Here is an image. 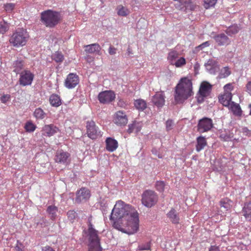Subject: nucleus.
Instances as JSON below:
<instances>
[{
    "label": "nucleus",
    "mask_w": 251,
    "mask_h": 251,
    "mask_svg": "<svg viewBox=\"0 0 251 251\" xmlns=\"http://www.w3.org/2000/svg\"><path fill=\"white\" fill-rule=\"evenodd\" d=\"M113 226L128 234L139 229V214L131 205L119 200L116 202L110 216Z\"/></svg>",
    "instance_id": "obj_1"
},
{
    "label": "nucleus",
    "mask_w": 251,
    "mask_h": 251,
    "mask_svg": "<svg viewBox=\"0 0 251 251\" xmlns=\"http://www.w3.org/2000/svg\"><path fill=\"white\" fill-rule=\"evenodd\" d=\"M192 78L183 76L175 88L174 99L176 104H182L194 95Z\"/></svg>",
    "instance_id": "obj_2"
},
{
    "label": "nucleus",
    "mask_w": 251,
    "mask_h": 251,
    "mask_svg": "<svg viewBox=\"0 0 251 251\" xmlns=\"http://www.w3.org/2000/svg\"><path fill=\"white\" fill-rule=\"evenodd\" d=\"M62 20L60 12L51 10L43 11L41 13V21L47 27H53L56 26Z\"/></svg>",
    "instance_id": "obj_3"
},
{
    "label": "nucleus",
    "mask_w": 251,
    "mask_h": 251,
    "mask_svg": "<svg viewBox=\"0 0 251 251\" xmlns=\"http://www.w3.org/2000/svg\"><path fill=\"white\" fill-rule=\"evenodd\" d=\"M179 53L175 50H170L167 55L169 63L176 67H181L186 65V61L184 57H179Z\"/></svg>",
    "instance_id": "obj_4"
},
{
    "label": "nucleus",
    "mask_w": 251,
    "mask_h": 251,
    "mask_svg": "<svg viewBox=\"0 0 251 251\" xmlns=\"http://www.w3.org/2000/svg\"><path fill=\"white\" fill-rule=\"evenodd\" d=\"M158 197L155 192L152 190H147L142 195V202L147 207H151L157 203Z\"/></svg>",
    "instance_id": "obj_5"
},
{
    "label": "nucleus",
    "mask_w": 251,
    "mask_h": 251,
    "mask_svg": "<svg viewBox=\"0 0 251 251\" xmlns=\"http://www.w3.org/2000/svg\"><path fill=\"white\" fill-rule=\"evenodd\" d=\"M86 133L88 136L91 139H96L100 134L99 127L93 120L87 121L86 122Z\"/></svg>",
    "instance_id": "obj_6"
},
{
    "label": "nucleus",
    "mask_w": 251,
    "mask_h": 251,
    "mask_svg": "<svg viewBox=\"0 0 251 251\" xmlns=\"http://www.w3.org/2000/svg\"><path fill=\"white\" fill-rule=\"evenodd\" d=\"M34 75L29 70H24L20 74L19 83L23 86H29L32 84Z\"/></svg>",
    "instance_id": "obj_7"
},
{
    "label": "nucleus",
    "mask_w": 251,
    "mask_h": 251,
    "mask_svg": "<svg viewBox=\"0 0 251 251\" xmlns=\"http://www.w3.org/2000/svg\"><path fill=\"white\" fill-rule=\"evenodd\" d=\"M213 126L212 120L209 118L201 119L197 125V130L200 132H208Z\"/></svg>",
    "instance_id": "obj_8"
},
{
    "label": "nucleus",
    "mask_w": 251,
    "mask_h": 251,
    "mask_svg": "<svg viewBox=\"0 0 251 251\" xmlns=\"http://www.w3.org/2000/svg\"><path fill=\"white\" fill-rule=\"evenodd\" d=\"M29 38V36L26 29L22 28L17 29V47L24 46Z\"/></svg>",
    "instance_id": "obj_9"
},
{
    "label": "nucleus",
    "mask_w": 251,
    "mask_h": 251,
    "mask_svg": "<svg viewBox=\"0 0 251 251\" xmlns=\"http://www.w3.org/2000/svg\"><path fill=\"white\" fill-rule=\"evenodd\" d=\"M88 236L89 240V244L94 245H100V238L99 236V231L94 229L93 227V224L90 223L88 228Z\"/></svg>",
    "instance_id": "obj_10"
},
{
    "label": "nucleus",
    "mask_w": 251,
    "mask_h": 251,
    "mask_svg": "<svg viewBox=\"0 0 251 251\" xmlns=\"http://www.w3.org/2000/svg\"><path fill=\"white\" fill-rule=\"evenodd\" d=\"M91 197V192L90 190L85 187H82L76 192V197L75 198V202L77 203L79 202L86 201Z\"/></svg>",
    "instance_id": "obj_11"
},
{
    "label": "nucleus",
    "mask_w": 251,
    "mask_h": 251,
    "mask_svg": "<svg viewBox=\"0 0 251 251\" xmlns=\"http://www.w3.org/2000/svg\"><path fill=\"white\" fill-rule=\"evenodd\" d=\"M79 78L76 74L71 73L67 76L64 82L65 86L68 89L74 88L78 84Z\"/></svg>",
    "instance_id": "obj_12"
},
{
    "label": "nucleus",
    "mask_w": 251,
    "mask_h": 251,
    "mask_svg": "<svg viewBox=\"0 0 251 251\" xmlns=\"http://www.w3.org/2000/svg\"><path fill=\"white\" fill-rule=\"evenodd\" d=\"M98 99L100 102L105 104L114 100L115 99V94L111 90L101 92L98 95Z\"/></svg>",
    "instance_id": "obj_13"
},
{
    "label": "nucleus",
    "mask_w": 251,
    "mask_h": 251,
    "mask_svg": "<svg viewBox=\"0 0 251 251\" xmlns=\"http://www.w3.org/2000/svg\"><path fill=\"white\" fill-rule=\"evenodd\" d=\"M114 122L115 124L120 126H125L128 122V118L126 112L123 110L116 112L114 117Z\"/></svg>",
    "instance_id": "obj_14"
},
{
    "label": "nucleus",
    "mask_w": 251,
    "mask_h": 251,
    "mask_svg": "<svg viewBox=\"0 0 251 251\" xmlns=\"http://www.w3.org/2000/svg\"><path fill=\"white\" fill-rule=\"evenodd\" d=\"M212 88V86L209 82L206 81L201 82L199 91V100L201 97L202 100L204 97L208 96L211 92Z\"/></svg>",
    "instance_id": "obj_15"
},
{
    "label": "nucleus",
    "mask_w": 251,
    "mask_h": 251,
    "mask_svg": "<svg viewBox=\"0 0 251 251\" xmlns=\"http://www.w3.org/2000/svg\"><path fill=\"white\" fill-rule=\"evenodd\" d=\"M59 131V128L54 124L45 125L42 127V136L50 137Z\"/></svg>",
    "instance_id": "obj_16"
},
{
    "label": "nucleus",
    "mask_w": 251,
    "mask_h": 251,
    "mask_svg": "<svg viewBox=\"0 0 251 251\" xmlns=\"http://www.w3.org/2000/svg\"><path fill=\"white\" fill-rule=\"evenodd\" d=\"M70 157V153L62 150H57L54 156V160L60 164H67Z\"/></svg>",
    "instance_id": "obj_17"
},
{
    "label": "nucleus",
    "mask_w": 251,
    "mask_h": 251,
    "mask_svg": "<svg viewBox=\"0 0 251 251\" xmlns=\"http://www.w3.org/2000/svg\"><path fill=\"white\" fill-rule=\"evenodd\" d=\"M165 96L163 92H156L152 98V102L158 108L164 106L165 102Z\"/></svg>",
    "instance_id": "obj_18"
},
{
    "label": "nucleus",
    "mask_w": 251,
    "mask_h": 251,
    "mask_svg": "<svg viewBox=\"0 0 251 251\" xmlns=\"http://www.w3.org/2000/svg\"><path fill=\"white\" fill-rule=\"evenodd\" d=\"M214 39L219 46H224L230 43V39L224 33L216 35L214 37Z\"/></svg>",
    "instance_id": "obj_19"
},
{
    "label": "nucleus",
    "mask_w": 251,
    "mask_h": 251,
    "mask_svg": "<svg viewBox=\"0 0 251 251\" xmlns=\"http://www.w3.org/2000/svg\"><path fill=\"white\" fill-rule=\"evenodd\" d=\"M219 100L220 102L221 103L223 106H227L229 108L232 100L231 93H226L224 92L223 94H221L219 96Z\"/></svg>",
    "instance_id": "obj_20"
},
{
    "label": "nucleus",
    "mask_w": 251,
    "mask_h": 251,
    "mask_svg": "<svg viewBox=\"0 0 251 251\" xmlns=\"http://www.w3.org/2000/svg\"><path fill=\"white\" fill-rule=\"evenodd\" d=\"M118 148V142L112 138H107L105 140V148L107 151L113 152Z\"/></svg>",
    "instance_id": "obj_21"
},
{
    "label": "nucleus",
    "mask_w": 251,
    "mask_h": 251,
    "mask_svg": "<svg viewBox=\"0 0 251 251\" xmlns=\"http://www.w3.org/2000/svg\"><path fill=\"white\" fill-rule=\"evenodd\" d=\"M167 217L168 218L173 224H179L180 218L179 215L176 210L172 208L170 211L167 213Z\"/></svg>",
    "instance_id": "obj_22"
},
{
    "label": "nucleus",
    "mask_w": 251,
    "mask_h": 251,
    "mask_svg": "<svg viewBox=\"0 0 251 251\" xmlns=\"http://www.w3.org/2000/svg\"><path fill=\"white\" fill-rule=\"evenodd\" d=\"M207 145L206 138L204 136H200L197 138V144L196 145V150L197 152L201 151L203 150L204 147Z\"/></svg>",
    "instance_id": "obj_23"
},
{
    "label": "nucleus",
    "mask_w": 251,
    "mask_h": 251,
    "mask_svg": "<svg viewBox=\"0 0 251 251\" xmlns=\"http://www.w3.org/2000/svg\"><path fill=\"white\" fill-rule=\"evenodd\" d=\"M229 109L232 112L234 116L240 117L242 114V110L239 104L231 101Z\"/></svg>",
    "instance_id": "obj_24"
},
{
    "label": "nucleus",
    "mask_w": 251,
    "mask_h": 251,
    "mask_svg": "<svg viewBox=\"0 0 251 251\" xmlns=\"http://www.w3.org/2000/svg\"><path fill=\"white\" fill-rule=\"evenodd\" d=\"M220 205L224 212H226L227 210L231 209L232 207V201L228 199V198H224L220 201Z\"/></svg>",
    "instance_id": "obj_25"
},
{
    "label": "nucleus",
    "mask_w": 251,
    "mask_h": 251,
    "mask_svg": "<svg viewBox=\"0 0 251 251\" xmlns=\"http://www.w3.org/2000/svg\"><path fill=\"white\" fill-rule=\"evenodd\" d=\"M85 49V50L88 53H99L101 50L100 46L98 44H93L90 45H87V46H84Z\"/></svg>",
    "instance_id": "obj_26"
},
{
    "label": "nucleus",
    "mask_w": 251,
    "mask_h": 251,
    "mask_svg": "<svg viewBox=\"0 0 251 251\" xmlns=\"http://www.w3.org/2000/svg\"><path fill=\"white\" fill-rule=\"evenodd\" d=\"M49 100L52 106L58 107L62 104L61 99L57 94H51L50 96Z\"/></svg>",
    "instance_id": "obj_27"
},
{
    "label": "nucleus",
    "mask_w": 251,
    "mask_h": 251,
    "mask_svg": "<svg viewBox=\"0 0 251 251\" xmlns=\"http://www.w3.org/2000/svg\"><path fill=\"white\" fill-rule=\"evenodd\" d=\"M142 124L140 122H134L132 124L128 125L127 132L131 133L133 132H138L141 130Z\"/></svg>",
    "instance_id": "obj_28"
},
{
    "label": "nucleus",
    "mask_w": 251,
    "mask_h": 251,
    "mask_svg": "<svg viewBox=\"0 0 251 251\" xmlns=\"http://www.w3.org/2000/svg\"><path fill=\"white\" fill-rule=\"evenodd\" d=\"M47 211L49 214L50 219L55 220L56 218V214L58 211V207L55 205L49 206Z\"/></svg>",
    "instance_id": "obj_29"
},
{
    "label": "nucleus",
    "mask_w": 251,
    "mask_h": 251,
    "mask_svg": "<svg viewBox=\"0 0 251 251\" xmlns=\"http://www.w3.org/2000/svg\"><path fill=\"white\" fill-rule=\"evenodd\" d=\"M134 105L136 108L141 111L145 110L147 106L145 100H141V99L134 100Z\"/></svg>",
    "instance_id": "obj_30"
},
{
    "label": "nucleus",
    "mask_w": 251,
    "mask_h": 251,
    "mask_svg": "<svg viewBox=\"0 0 251 251\" xmlns=\"http://www.w3.org/2000/svg\"><path fill=\"white\" fill-rule=\"evenodd\" d=\"M47 114L41 108H37L33 112V116L37 119H43L46 117Z\"/></svg>",
    "instance_id": "obj_31"
},
{
    "label": "nucleus",
    "mask_w": 251,
    "mask_h": 251,
    "mask_svg": "<svg viewBox=\"0 0 251 251\" xmlns=\"http://www.w3.org/2000/svg\"><path fill=\"white\" fill-rule=\"evenodd\" d=\"M118 15L120 16L126 17L130 13L128 9L122 6V5H119L117 7Z\"/></svg>",
    "instance_id": "obj_32"
},
{
    "label": "nucleus",
    "mask_w": 251,
    "mask_h": 251,
    "mask_svg": "<svg viewBox=\"0 0 251 251\" xmlns=\"http://www.w3.org/2000/svg\"><path fill=\"white\" fill-rule=\"evenodd\" d=\"M231 72L228 67H224L222 68L219 75L220 78H226L230 75Z\"/></svg>",
    "instance_id": "obj_33"
},
{
    "label": "nucleus",
    "mask_w": 251,
    "mask_h": 251,
    "mask_svg": "<svg viewBox=\"0 0 251 251\" xmlns=\"http://www.w3.org/2000/svg\"><path fill=\"white\" fill-rule=\"evenodd\" d=\"M183 5L186 9L188 10H195L197 7L196 4L191 0H186L183 2Z\"/></svg>",
    "instance_id": "obj_34"
},
{
    "label": "nucleus",
    "mask_w": 251,
    "mask_h": 251,
    "mask_svg": "<svg viewBox=\"0 0 251 251\" xmlns=\"http://www.w3.org/2000/svg\"><path fill=\"white\" fill-rule=\"evenodd\" d=\"M37 126L31 121H28L25 125V128L27 132H34Z\"/></svg>",
    "instance_id": "obj_35"
},
{
    "label": "nucleus",
    "mask_w": 251,
    "mask_h": 251,
    "mask_svg": "<svg viewBox=\"0 0 251 251\" xmlns=\"http://www.w3.org/2000/svg\"><path fill=\"white\" fill-rule=\"evenodd\" d=\"M52 58L56 62H62V61L64 59V57L62 53L56 52L52 55Z\"/></svg>",
    "instance_id": "obj_36"
},
{
    "label": "nucleus",
    "mask_w": 251,
    "mask_h": 251,
    "mask_svg": "<svg viewBox=\"0 0 251 251\" xmlns=\"http://www.w3.org/2000/svg\"><path fill=\"white\" fill-rule=\"evenodd\" d=\"M8 24L5 22H0V34H4L9 29Z\"/></svg>",
    "instance_id": "obj_37"
},
{
    "label": "nucleus",
    "mask_w": 251,
    "mask_h": 251,
    "mask_svg": "<svg viewBox=\"0 0 251 251\" xmlns=\"http://www.w3.org/2000/svg\"><path fill=\"white\" fill-rule=\"evenodd\" d=\"M239 27L237 25H232L227 29L226 32L229 34H235L237 33L239 31Z\"/></svg>",
    "instance_id": "obj_38"
},
{
    "label": "nucleus",
    "mask_w": 251,
    "mask_h": 251,
    "mask_svg": "<svg viewBox=\"0 0 251 251\" xmlns=\"http://www.w3.org/2000/svg\"><path fill=\"white\" fill-rule=\"evenodd\" d=\"M204 7L206 9H207L210 7L214 6V5L217 2V0H204Z\"/></svg>",
    "instance_id": "obj_39"
},
{
    "label": "nucleus",
    "mask_w": 251,
    "mask_h": 251,
    "mask_svg": "<svg viewBox=\"0 0 251 251\" xmlns=\"http://www.w3.org/2000/svg\"><path fill=\"white\" fill-rule=\"evenodd\" d=\"M244 215L246 217V216H249L251 214V202L247 203V204L244 206Z\"/></svg>",
    "instance_id": "obj_40"
},
{
    "label": "nucleus",
    "mask_w": 251,
    "mask_h": 251,
    "mask_svg": "<svg viewBox=\"0 0 251 251\" xmlns=\"http://www.w3.org/2000/svg\"><path fill=\"white\" fill-rule=\"evenodd\" d=\"M165 185V184L164 181H161V180L156 181L155 184V187L156 190L159 191L160 192H163L164 190Z\"/></svg>",
    "instance_id": "obj_41"
},
{
    "label": "nucleus",
    "mask_w": 251,
    "mask_h": 251,
    "mask_svg": "<svg viewBox=\"0 0 251 251\" xmlns=\"http://www.w3.org/2000/svg\"><path fill=\"white\" fill-rule=\"evenodd\" d=\"M67 215L68 216V218H69L70 220H75L77 216L76 212L75 211H72V210L68 211Z\"/></svg>",
    "instance_id": "obj_42"
},
{
    "label": "nucleus",
    "mask_w": 251,
    "mask_h": 251,
    "mask_svg": "<svg viewBox=\"0 0 251 251\" xmlns=\"http://www.w3.org/2000/svg\"><path fill=\"white\" fill-rule=\"evenodd\" d=\"M88 251H102L100 245H89Z\"/></svg>",
    "instance_id": "obj_43"
},
{
    "label": "nucleus",
    "mask_w": 251,
    "mask_h": 251,
    "mask_svg": "<svg viewBox=\"0 0 251 251\" xmlns=\"http://www.w3.org/2000/svg\"><path fill=\"white\" fill-rule=\"evenodd\" d=\"M174 126V122L172 120H168L166 122V128L167 131L172 130Z\"/></svg>",
    "instance_id": "obj_44"
},
{
    "label": "nucleus",
    "mask_w": 251,
    "mask_h": 251,
    "mask_svg": "<svg viewBox=\"0 0 251 251\" xmlns=\"http://www.w3.org/2000/svg\"><path fill=\"white\" fill-rule=\"evenodd\" d=\"M234 86L231 83L226 84L224 86V92L226 93H231V91L233 90Z\"/></svg>",
    "instance_id": "obj_45"
},
{
    "label": "nucleus",
    "mask_w": 251,
    "mask_h": 251,
    "mask_svg": "<svg viewBox=\"0 0 251 251\" xmlns=\"http://www.w3.org/2000/svg\"><path fill=\"white\" fill-rule=\"evenodd\" d=\"M10 96L8 94H3L0 97V100L2 103H5L10 100Z\"/></svg>",
    "instance_id": "obj_46"
},
{
    "label": "nucleus",
    "mask_w": 251,
    "mask_h": 251,
    "mask_svg": "<svg viewBox=\"0 0 251 251\" xmlns=\"http://www.w3.org/2000/svg\"><path fill=\"white\" fill-rule=\"evenodd\" d=\"M15 4L12 3H7L5 5V10L7 12H10L14 9Z\"/></svg>",
    "instance_id": "obj_47"
},
{
    "label": "nucleus",
    "mask_w": 251,
    "mask_h": 251,
    "mask_svg": "<svg viewBox=\"0 0 251 251\" xmlns=\"http://www.w3.org/2000/svg\"><path fill=\"white\" fill-rule=\"evenodd\" d=\"M220 138L223 141H227L230 139V136L226 134H221L220 136Z\"/></svg>",
    "instance_id": "obj_48"
},
{
    "label": "nucleus",
    "mask_w": 251,
    "mask_h": 251,
    "mask_svg": "<svg viewBox=\"0 0 251 251\" xmlns=\"http://www.w3.org/2000/svg\"><path fill=\"white\" fill-rule=\"evenodd\" d=\"M41 251H56L50 246H46L43 247Z\"/></svg>",
    "instance_id": "obj_49"
},
{
    "label": "nucleus",
    "mask_w": 251,
    "mask_h": 251,
    "mask_svg": "<svg viewBox=\"0 0 251 251\" xmlns=\"http://www.w3.org/2000/svg\"><path fill=\"white\" fill-rule=\"evenodd\" d=\"M116 48L114 47L110 46L108 49V52L111 55L115 54L116 53Z\"/></svg>",
    "instance_id": "obj_50"
},
{
    "label": "nucleus",
    "mask_w": 251,
    "mask_h": 251,
    "mask_svg": "<svg viewBox=\"0 0 251 251\" xmlns=\"http://www.w3.org/2000/svg\"><path fill=\"white\" fill-rule=\"evenodd\" d=\"M9 41L10 43L13 44V46H16V36H15L14 33L13 34L12 37L10 39Z\"/></svg>",
    "instance_id": "obj_51"
},
{
    "label": "nucleus",
    "mask_w": 251,
    "mask_h": 251,
    "mask_svg": "<svg viewBox=\"0 0 251 251\" xmlns=\"http://www.w3.org/2000/svg\"><path fill=\"white\" fill-rule=\"evenodd\" d=\"M24 248V246L22 245L19 246L18 241H17V251H26Z\"/></svg>",
    "instance_id": "obj_52"
},
{
    "label": "nucleus",
    "mask_w": 251,
    "mask_h": 251,
    "mask_svg": "<svg viewBox=\"0 0 251 251\" xmlns=\"http://www.w3.org/2000/svg\"><path fill=\"white\" fill-rule=\"evenodd\" d=\"M209 251H220V248L216 246H211L209 250Z\"/></svg>",
    "instance_id": "obj_53"
},
{
    "label": "nucleus",
    "mask_w": 251,
    "mask_h": 251,
    "mask_svg": "<svg viewBox=\"0 0 251 251\" xmlns=\"http://www.w3.org/2000/svg\"><path fill=\"white\" fill-rule=\"evenodd\" d=\"M139 250H151V246L150 245L146 246H142L140 247Z\"/></svg>",
    "instance_id": "obj_54"
},
{
    "label": "nucleus",
    "mask_w": 251,
    "mask_h": 251,
    "mask_svg": "<svg viewBox=\"0 0 251 251\" xmlns=\"http://www.w3.org/2000/svg\"><path fill=\"white\" fill-rule=\"evenodd\" d=\"M247 91L251 95V81H250L247 84Z\"/></svg>",
    "instance_id": "obj_55"
},
{
    "label": "nucleus",
    "mask_w": 251,
    "mask_h": 251,
    "mask_svg": "<svg viewBox=\"0 0 251 251\" xmlns=\"http://www.w3.org/2000/svg\"><path fill=\"white\" fill-rule=\"evenodd\" d=\"M24 66V62L23 60H20L18 62L17 60V69L19 67L20 69H22V67Z\"/></svg>",
    "instance_id": "obj_56"
},
{
    "label": "nucleus",
    "mask_w": 251,
    "mask_h": 251,
    "mask_svg": "<svg viewBox=\"0 0 251 251\" xmlns=\"http://www.w3.org/2000/svg\"><path fill=\"white\" fill-rule=\"evenodd\" d=\"M209 45H210V44H209V42H203L202 44L200 45V47L201 48H204V47H208V46H209Z\"/></svg>",
    "instance_id": "obj_57"
},
{
    "label": "nucleus",
    "mask_w": 251,
    "mask_h": 251,
    "mask_svg": "<svg viewBox=\"0 0 251 251\" xmlns=\"http://www.w3.org/2000/svg\"><path fill=\"white\" fill-rule=\"evenodd\" d=\"M118 104L119 106H123V101H122V100H119L118 102Z\"/></svg>",
    "instance_id": "obj_58"
},
{
    "label": "nucleus",
    "mask_w": 251,
    "mask_h": 251,
    "mask_svg": "<svg viewBox=\"0 0 251 251\" xmlns=\"http://www.w3.org/2000/svg\"><path fill=\"white\" fill-rule=\"evenodd\" d=\"M249 107L251 108V110L250 112V114L251 115V103L249 104Z\"/></svg>",
    "instance_id": "obj_59"
},
{
    "label": "nucleus",
    "mask_w": 251,
    "mask_h": 251,
    "mask_svg": "<svg viewBox=\"0 0 251 251\" xmlns=\"http://www.w3.org/2000/svg\"><path fill=\"white\" fill-rule=\"evenodd\" d=\"M101 2L104 3L105 0H100Z\"/></svg>",
    "instance_id": "obj_60"
},
{
    "label": "nucleus",
    "mask_w": 251,
    "mask_h": 251,
    "mask_svg": "<svg viewBox=\"0 0 251 251\" xmlns=\"http://www.w3.org/2000/svg\"><path fill=\"white\" fill-rule=\"evenodd\" d=\"M14 72H16V69L13 70Z\"/></svg>",
    "instance_id": "obj_61"
},
{
    "label": "nucleus",
    "mask_w": 251,
    "mask_h": 251,
    "mask_svg": "<svg viewBox=\"0 0 251 251\" xmlns=\"http://www.w3.org/2000/svg\"><path fill=\"white\" fill-rule=\"evenodd\" d=\"M175 1H176V0H175Z\"/></svg>",
    "instance_id": "obj_62"
}]
</instances>
